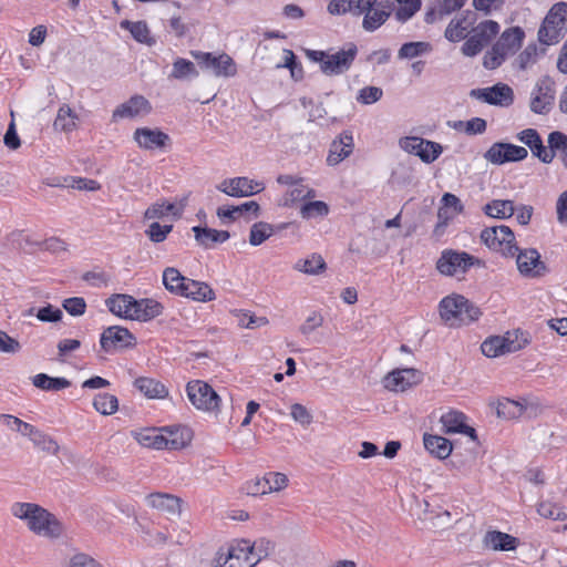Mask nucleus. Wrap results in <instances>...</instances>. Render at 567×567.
I'll return each mask as SVG.
<instances>
[{
    "mask_svg": "<svg viewBox=\"0 0 567 567\" xmlns=\"http://www.w3.org/2000/svg\"><path fill=\"white\" fill-rule=\"evenodd\" d=\"M14 517L24 520L28 528L35 535L58 539L62 536L64 528L62 523L45 508L34 503H14L11 506Z\"/></svg>",
    "mask_w": 567,
    "mask_h": 567,
    "instance_id": "f257e3e1",
    "label": "nucleus"
},
{
    "mask_svg": "<svg viewBox=\"0 0 567 567\" xmlns=\"http://www.w3.org/2000/svg\"><path fill=\"white\" fill-rule=\"evenodd\" d=\"M134 437L142 446L155 450H179L190 440L188 431L179 427L144 429Z\"/></svg>",
    "mask_w": 567,
    "mask_h": 567,
    "instance_id": "f03ea898",
    "label": "nucleus"
},
{
    "mask_svg": "<svg viewBox=\"0 0 567 567\" xmlns=\"http://www.w3.org/2000/svg\"><path fill=\"white\" fill-rule=\"evenodd\" d=\"M439 309L441 318L450 326L468 324L482 315L478 307L461 295L443 298L440 301Z\"/></svg>",
    "mask_w": 567,
    "mask_h": 567,
    "instance_id": "7ed1b4c3",
    "label": "nucleus"
},
{
    "mask_svg": "<svg viewBox=\"0 0 567 567\" xmlns=\"http://www.w3.org/2000/svg\"><path fill=\"white\" fill-rule=\"evenodd\" d=\"M567 32V3L558 2L546 14L539 30L538 40L546 45L558 43Z\"/></svg>",
    "mask_w": 567,
    "mask_h": 567,
    "instance_id": "20e7f679",
    "label": "nucleus"
},
{
    "mask_svg": "<svg viewBox=\"0 0 567 567\" xmlns=\"http://www.w3.org/2000/svg\"><path fill=\"white\" fill-rule=\"evenodd\" d=\"M481 240L492 250L506 257H514L518 251L513 230L505 225L486 227L481 233Z\"/></svg>",
    "mask_w": 567,
    "mask_h": 567,
    "instance_id": "39448f33",
    "label": "nucleus"
},
{
    "mask_svg": "<svg viewBox=\"0 0 567 567\" xmlns=\"http://www.w3.org/2000/svg\"><path fill=\"white\" fill-rule=\"evenodd\" d=\"M186 394L197 410L204 412H216L219 410L221 400L217 392L205 381H189L186 385Z\"/></svg>",
    "mask_w": 567,
    "mask_h": 567,
    "instance_id": "423d86ee",
    "label": "nucleus"
},
{
    "mask_svg": "<svg viewBox=\"0 0 567 567\" xmlns=\"http://www.w3.org/2000/svg\"><path fill=\"white\" fill-rule=\"evenodd\" d=\"M255 550V545L249 540H241L231 546L226 555L219 554L216 567H254L261 558Z\"/></svg>",
    "mask_w": 567,
    "mask_h": 567,
    "instance_id": "0eeeda50",
    "label": "nucleus"
},
{
    "mask_svg": "<svg viewBox=\"0 0 567 567\" xmlns=\"http://www.w3.org/2000/svg\"><path fill=\"white\" fill-rule=\"evenodd\" d=\"M399 146L402 151L417 156L425 164L435 162L443 153V146L440 143L420 136L401 137Z\"/></svg>",
    "mask_w": 567,
    "mask_h": 567,
    "instance_id": "6e6552de",
    "label": "nucleus"
},
{
    "mask_svg": "<svg viewBox=\"0 0 567 567\" xmlns=\"http://www.w3.org/2000/svg\"><path fill=\"white\" fill-rule=\"evenodd\" d=\"M190 53L203 69L210 71L217 78H230L237 73L236 63L227 53L218 55L202 51Z\"/></svg>",
    "mask_w": 567,
    "mask_h": 567,
    "instance_id": "1a4fd4ad",
    "label": "nucleus"
},
{
    "mask_svg": "<svg viewBox=\"0 0 567 567\" xmlns=\"http://www.w3.org/2000/svg\"><path fill=\"white\" fill-rule=\"evenodd\" d=\"M358 55V47L352 43H346L340 50L329 52L328 59L321 65V72L326 75H341L350 70Z\"/></svg>",
    "mask_w": 567,
    "mask_h": 567,
    "instance_id": "9d476101",
    "label": "nucleus"
},
{
    "mask_svg": "<svg viewBox=\"0 0 567 567\" xmlns=\"http://www.w3.org/2000/svg\"><path fill=\"white\" fill-rule=\"evenodd\" d=\"M475 257L465 251L444 250L436 262L437 270L445 276L464 274L474 265Z\"/></svg>",
    "mask_w": 567,
    "mask_h": 567,
    "instance_id": "9b49d317",
    "label": "nucleus"
},
{
    "mask_svg": "<svg viewBox=\"0 0 567 567\" xmlns=\"http://www.w3.org/2000/svg\"><path fill=\"white\" fill-rule=\"evenodd\" d=\"M527 156L528 152L525 147L502 142L494 143L484 154V158L495 165L519 162Z\"/></svg>",
    "mask_w": 567,
    "mask_h": 567,
    "instance_id": "f8f14e48",
    "label": "nucleus"
},
{
    "mask_svg": "<svg viewBox=\"0 0 567 567\" xmlns=\"http://www.w3.org/2000/svg\"><path fill=\"white\" fill-rule=\"evenodd\" d=\"M514 257H516L518 271L525 277L537 278L548 271L546 264L540 258V254L535 248H518Z\"/></svg>",
    "mask_w": 567,
    "mask_h": 567,
    "instance_id": "ddd939ff",
    "label": "nucleus"
},
{
    "mask_svg": "<svg viewBox=\"0 0 567 567\" xmlns=\"http://www.w3.org/2000/svg\"><path fill=\"white\" fill-rule=\"evenodd\" d=\"M217 189L231 197H248L265 189L261 182L245 176L226 178L217 185Z\"/></svg>",
    "mask_w": 567,
    "mask_h": 567,
    "instance_id": "4468645a",
    "label": "nucleus"
},
{
    "mask_svg": "<svg viewBox=\"0 0 567 567\" xmlns=\"http://www.w3.org/2000/svg\"><path fill=\"white\" fill-rule=\"evenodd\" d=\"M470 96L491 105L509 106L514 101L513 90L504 83H497L489 87L473 89Z\"/></svg>",
    "mask_w": 567,
    "mask_h": 567,
    "instance_id": "2eb2a0df",
    "label": "nucleus"
},
{
    "mask_svg": "<svg viewBox=\"0 0 567 567\" xmlns=\"http://www.w3.org/2000/svg\"><path fill=\"white\" fill-rule=\"evenodd\" d=\"M134 343V336L126 328L120 326L106 328L100 338L101 348L109 353L117 349L133 347Z\"/></svg>",
    "mask_w": 567,
    "mask_h": 567,
    "instance_id": "dca6fc26",
    "label": "nucleus"
},
{
    "mask_svg": "<svg viewBox=\"0 0 567 567\" xmlns=\"http://www.w3.org/2000/svg\"><path fill=\"white\" fill-rule=\"evenodd\" d=\"M423 379L421 371L413 368L396 369L384 379V386L394 392H403L419 384Z\"/></svg>",
    "mask_w": 567,
    "mask_h": 567,
    "instance_id": "f3484780",
    "label": "nucleus"
},
{
    "mask_svg": "<svg viewBox=\"0 0 567 567\" xmlns=\"http://www.w3.org/2000/svg\"><path fill=\"white\" fill-rule=\"evenodd\" d=\"M137 146L145 151L163 150L171 143V137L159 128L138 127L133 133Z\"/></svg>",
    "mask_w": 567,
    "mask_h": 567,
    "instance_id": "a211bd4d",
    "label": "nucleus"
},
{
    "mask_svg": "<svg viewBox=\"0 0 567 567\" xmlns=\"http://www.w3.org/2000/svg\"><path fill=\"white\" fill-rule=\"evenodd\" d=\"M554 82L549 78L540 79L532 93L530 109L537 114L549 112L555 99Z\"/></svg>",
    "mask_w": 567,
    "mask_h": 567,
    "instance_id": "6ab92c4d",
    "label": "nucleus"
},
{
    "mask_svg": "<svg viewBox=\"0 0 567 567\" xmlns=\"http://www.w3.org/2000/svg\"><path fill=\"white\" fill-rule=\"evenodd\" d=\"M152 111V105L143 95H133L126 102L120 104L112 114L114 122L123 118L145 116Z\"/></svg>",
    "mask_w": 567,
    "mask_h": 567,
    "instance_id": "aec40b11",
    "label": "nucleus"
},
{
    "mask_svg": "<svg viewBox=\"0 0 567 567\" xmlns=\"http://www.w3.org/2000/svg\"><path fill=\"white\" fill-rule=\"evenodd\" d=\"M354 150V141L351 131H343L330 144L329 153L327 156V164L329 166H337L342 161L348 158Z\"/></svg>",
    "mask_w": 567,
    "mask_h": 567,
    "instance_id": "412c9836",
    "label": "nucleus"
},
{
    "mask_svg": "<svg viewBox=\"0 0 567 567\" xmlns=\"http://www.w3.org/2000/svg\"><path fill=\"white\" fill-rule=\"evenodd\" d=\"M440 422L442 423L443 431L446 434L461 433L468 435L473 441L476 440L475 430L466 424V416L460 411L451 410L442 414Z\"/></svg>",
    "mask_w": 567,
    "mask_h": 567,
    "instance_id": "4be33fe9",
    "label": "nucleus"
},
{
    "mask_svg": "<svg viewBox=\"0 0 567 567\" xmlns=\"http://www.w3.org/2000/svg\"><path fill=\"white\" fill-rule=\"evenodd\" d=\"M164 307L157 300L151 298L135 299L132 313L128 315L130 320L146 322L163 313Z\"/></svg>",
    "mask_w": 567,
    "mask_h": 567,
    "instance_id": "5701e85b",
    "label": "nucleus"
},
{
    "mask_svg": "<svg viewBox=\"0 0 567 567\" xmlns=\"http://www.w3.org/2000/svg\"><path fill=\"white\" fill-rule=\"evenodd\" d=\"M524 37L525 33L519 27L507 29L493 45V51L506 55L512 54L520 48Z\"/></svg>",
    "mask_w": 567,
    "mask_h": 567,
    "instance_id": "b1692460",
    "label": "nucleus"
},
{
    "mask_svg": "<svg viewBox=\"0 0 567 567\" xmlns=\"http://www.w3.org/2000/svg\"><path fill=\"white\" fill-rule=\"evenodd\" d=\"M181 297L196 302H208L216 299V293L207 282L188 278Z\"/></svg>",
    "mask_w": 567,
    "mask_h": 567,
    "instance_id": "393cba45",
    "label": "nucleus"
},
{
    "mask_svg": "<svg viewBox=\"0 0 567 567\" xmlns=\"http://www.w3.org/2000/svg\"><path fill=\"white\" fill-rule=\"evenodd\" d=\"M192 230L198 245L205 249H212L216 244H223L230 238V234L227 230H217L200 226H194Z\"/></svg>",
    "mask_w": 567,
    "mask_h": 567,
    "instance_id": "a878e982",
    "label": "nucleus"
},
{
    "mask_svg": "<svg viewBox=\"0 0 567 567\" xmlns=\"http://www.w3.org/2000/svg\"><path fill=\"white\" fill-rule=\"evenodd\" d=\"M517 543L516 537L498 530H489L483 538L484 547L493 550H514L517 547Z\"/></svg>",
    "mask_w": 567,
    "mask_h": 567,
    "instance_id": "bb28decb",
    "label": "nucleus"
},
{
    "mask_svg": "<svg viewBox=\"0 0 567 567\" xmlns=\"http://www.w3.org/2000/svg\"><path fill=\"white\" fill-rule=\"evenodd\" d=\"M146 503L152 508L168 513L178 514L181 512V499L167 493H152L146 496Z\"/></svg>",
    "mask_w": 567,
    "mask_h": 567,
    "instance_id": "cd10ccee",
    "label": "nucleus"
},
{
    "mask_svg": "<svg viewBox=\"0 0 567 567\" xmlns=\"http://www.w3.org/2000/svg\"><path fill=\"white\" fill-rule=\"evenodd\" d=\"M250 213L254 217H258L260 206L257 202L250 200L237 206H220L217 208V216L220 219L236 220L239 216Z\"/></svg>",
    "mask_w": 567,
    "mask_h": 567,
    "instance_id": "c85d7f7f",
    "label": "nucleus"
},
{
    "mask_svg": "<svg viewBox=\"0 0 567 567\" xmlns=\"http://www.w3.org/2000/svg\"><path fill=\"white\" fill-rule=\"evenodd\" d=\"M424 447L433 456L444 460L452 453V443L440 435L424 434L423 437Z\"/></svg>",
    "mask_w": 567,
    "mask_h": 567,
    "instance_id": "c756f323",
    "label": "nucleus"
},
{
    "mask_svg": "<svg viewBox=\"0 0 567 567\" xmlns=\"http://www.w3.org/2000/svg\"><path fill=\"white\" fill-rule=\"evenodd\" d=\"M134 386L147 399H164L168 394L163 383L151 378H137L134 381Z\"/></svg>",
    "mask_w": 567,
    "mask_h": 567,
    "instance_id": "7c9ffc66",
    "label": "nucleus"
},
{
    "mask_svg": "<svg viewBox=\"0 0 567 567\" xmlns=\"http://www.w3.org/2000/svg\"><path fill=\"white\" fill-rule=\"evenodd\" d=\"M516 207L511 199H493L488 202L483 212L492 218L507 219L515 214Z\"/></svg>",
    "mask_w": 567,
    "mask_h": 567,
    "instance_id": "2f4dec72",
    "label": "nucleus"
},
{
    "mask_svg": "<svg viewBox=\"0 0 567 567\" xmlns=\"http://www.w3.org/2000/svg\"><path fill=\"white\" fill-rule=\"evenodd\" d=\"M120 27L123 30L130 31L134 40L140 43L147 45H153L155 43V39L151 35V31L145 21L133 22L130 20H122L120 22Z\"/></svg>",
    "mask_w": 567,
    "mask_h": 567,
    "instance_id": "473e14b6",
    "label": "nucleus"
},
{
    "mask_svg": "<svg viewBox=\"0 0 567 567\" xmlns=\"http://www.w3.org/2000/svg\"><path fill=\"white\" fill-rule=\"evenodd\" d=\"M473 12L468 11L466 16L453 19L445 29V38L451 42H458L466 37L467 29L472 24Z\"/></svg>",
    "mask_w": 567,
    "mask_h": 567,
    "instance_id": "72a5a7b5",
    "label": "nucleus"
},
{
    "mask_svg": "<svg viewBox=\"0 0 567 567\" xmlns=\"http://www.w3.org/2000/svg\"><path fill=\"white\" fill-rule=\"evenodd\" d=\"M198 74L197 69L192 61L184 58H177L173 62L168 78L178 81H192L193 79H196Z\"/></svg>",
    "mask_w": 567,
    "mask_h": 567,
    "instance_id": "f704fd0d",
    "label": "nucleus"
},
{
    "mask_svg": "<svg viewBox=\"0 0 567 567\" xmlns=\"http://www.w3.org/2000/svg\"><path fill=\"white\" fill-rule=\"evenodd\" d=\"M188 277H185L174 267H167L163 271L162 281L167 291L181 297Z\"/></svg>",
    "mask_w": 567,
    "mask_h": 567,
    "instance_id": "c9c22d12",
    "label": "nucleus"
},
{
    "mask_svg": "<svg viewBox=\"0 0 567 567\" xmlns=\"http://www.w3.org/2000/svg\"><path fill=\"white\" fill-rule=\"evenodd\" d=\"M184 204H174L165 200H159L150 206L145 212V217L148 219L162 218L172 215L179 217L183 213Z\"/></svg>",
    "mask_w": 567,
    "mask_h": 567,
    "instance_id": "e433bc0d",
    "label": "nucleus"
},
{
    "mask_svg": "<svg viewBox=\"0 0 567 567\" xmlns=\"http://www.w3.org/2000/svg\"><path fill=\"white\" fill-rule=\"evenodd\" d=\"M134 298L130 295H114L106 300L109 310L121 318L128 319L133 310Z\"/></svg>",
    "mask_w": 567,
    "mask_h": 567,
    "instance_id": "4c0bfd02",
    "label": "nucleus"
},
{
    "mask_svg": "<svg viewBox=\"0 0 567 567\" xmlns=\"http://www.w3.org/2000/svg\"><path fill=\"white\" fill-rule=\"evenodd\" d=\"M35 388L43 391H61L71 385V382L63 377H50L47 373H39L32 378Z\"/></svg>",
    "mask_w": 567,
    "mask_h": 567,
    "instance_id": "58836bf2",
    "label": "nucleus"
},
{
    "mask_svg": "<svg viewBox=\"0 0 567 567\" xmlns=\"http://www.w3.org/2000/svg\"><path fill=\"white\" fill-rule=\"evenodd\" d=\"M326 268L327 264L324 259L318 254H312L307 258L299 259L293 265L295 270L312 276L323 272Z\"/></svg>",
    "mask_w": 567,
    "mask_h": 567,
    "instance_id": "ea45409f",
    "label": "nucleus"
},
{
    "mask_svg": "<svg viewBox=\"0 0 567 567\" xmlns=\"http://www.w3.org/2000/svg\"><path fill=\"white\" fill-rule=\"evenodd\" d=\"M317 196L316 189L312 187L303 184V182L298 183L296 186H293L291 189H289L284 198H282V205L284 206H291L297 202L306 200V199H312Z\"/></svg>",
    "mask_w": 567,
    "mask_h": 567,
    "instance_id": "a19ab883",
    "label": "nucleus"
},
{
    "mask_svg": "<svg viewBox=\"0 0 567 567\" xmlns=\"http://www.w3.org/2000/svg\"><path fill=\"white\" fill-rule=\"evenodd\" d=\"M78 120L72 109L64 104L59 109L53 126L56 131L71 132L76 127Z\"/></svg>",
    "mask_w": 567,
    "mask_h": 567,
    "instance_id": "79ce46f5",
    "label": "nucleus"
},
{
    "mask_svg": "<svg viewBox=\"0 0 567 567\" xmlns=\"http://www.w3.org/2000/svg\"><path fill=\"white\" fill-rule=\"evenodd\" d=\"M501 341L504 343L505 353H513L525 348L529 340L525 332L520 330L508 331L504 336H499Z\"/></svg>",
    "mask_w": 567,
    "mask_h": 567,
    "instance_id": "37998d69",
    "label": "nucleus"
},
{
    "mask_svg": "<svg viewBox=\"0 0 567 567\" xmlns=\"http://www.w3.org/2000/svg\"><path fill=\"white\" fill-rule=\"evenodd\" d=\"M29 439L35 447L49 454L56 455L60 451L58 442L52 436L45 434L37 427H34L32 433L29 435Z\"/></svg>",
    "mask_w": 567,
    "mask_h": 567,
    "instance_id": "c03bdc74",
    "label": "nucleus"
},
{
    "mask_svg": "<svg viewBox=\"0 0 567 567\" xmlns=\"http://www.w3.org/2000/svg\"><path fill=\"white\" fill-rule=\"evenodd\" d=\"M432 51V45L430 42L425 41H416V42H406L402 44L399 49L398 58L399 59H414L417 56H422L429 54Z\"/></svg>",
    "mask_w": 567,
    "mask_h": 567,
    "instance_id": "a18cd8bd",
    "label": "nucleus"
},
{
    "mask_svg": "<svg viewBox=\"0 0 567 567\" xmlns=\"http://www.w3.org/2000/svg\"><path fill=\"white\" fill-rule=\"evenodd\" d=\"M48 185L71 187L79 190H96L100 188V184L96 181L83 177H65L63 178V183L54 179Z\"/></svg>",
    "mask_w": 567,
    "mask_h": 567,
    "instance_id": "49530a36",
    "label": "nucleus"
},
{
    "mask_svg": "<svg viewBox=\"0 0 567 567\" xmlns=\"http://www.w3.org/2000/svg\"><path fill=\"white\" fill-rule=\"evenodd\" d=\"M93 406L99 413L111 415L118 410V400L113 394L99 393L94 396Z\"/></svg>",
    "mask_w": 567,
    "mask_h": 567,
    "instance_id": "de8ad7c7",
    "label": "nucleus"
},
{
    "mask_svg": "<svg viewBox=\"0 0 567 567\" xmlns=\"http://www.w3.org/2000/svg\"><path fill=\"white\" fill-rule=\"evenodd\" d=\"M498 32L499 24L493 20L483 21L472 30V34L476 37L483 45H487Z\"/></svg>",
    "mask_w": 567,
    "mask_h": 567,
    "instance_id": "09e8293b",
    "label": "nucleus"
},
{
    "mask_svg": "<svg viewBox=\"0 0 567 567\" xmlns=\"http://www.w3.org/2000/svg\"><path fill=\"white\" fill-rule=\"evenodd\" d=\"M389 16V12L383 9L372 8L364 13L362 28L368 32H373L388 20Z\"/></svg>",
    "mask_w": 567,
    "mask_h": 567,
    "instance_id": "8fccbe9b",
    "label": "nucleus"
},
{
    "mask_svg": "<svg viewBox=\"0 0 567 567\" xmlns=\"http://www.w3.org/2000/svg\"><path fill=\"white\" fill-rule=\"evenodd\" d=\"M524 406L517 401L503 399L496 404V413L503 419H517L523 414Z\"/></svg>",
    "mask_w": 567,
    "mask_h": 567,
    "instance_id": "3c124183",
    "label": "nucleus"
},
{
    "mask_svg": "<svg viewBox=\"0 0 567 567\" xmlns=\"http://www.w3.org/2000/svg\"><path fill=\"white\" fill-rule=\"evenodd\" d=\"M329 212L328 204L322 200H310L300 207V216L303 219L326 217Z\"/></svg>",
    "mask_w": 567,
    "mask_h": 567,
    "instance_id": "603ef678",
    "label": "nucleus"
},
{
    "mask_svg": "<svg viewBox=\"0 0 567 567\" xmlns=\"http://www.w3.org/2000/svg\"><path fill=\"white\" fill-rule=\"evenodd\" d=\"M549 147L554 153V157L558 154L565 167H567V135L555 131L548 135Z\"/></svg>",
    "mask_w": 567,
    "mask_h": 567,
    "instance_id": "864d4df0",
    "label": "nucleus"
},
{
    "mask_svg": "<svg viewBox=\"0 0 567 567\" xmlns=\"http://www.w3.org/2000/svg\"><path fill=\"white\" fill-rule=\"evenodd\" d=\"M274 234V226L265 223L258 221L255 223L249 233V244L251 246H259L264 241H266Z\"/></svg>",
    "mask_w": 567,
    "mask_h": 567,
    "instance_id": "5fc2aeb1",
    "label": "nucleus"
},
{
    "mask_svg": "<svg viewBox=\"0 0 567 567\" xmlns=\"http://www.w3.org/2000/svg\"><path fill=\"white\" fill-rule=\"evenodd\" d=\"M537 512L540 516L554 520H565L567 518L564 507L549 501L540 502L537 507Z\"/></svg>",
    "mask_w": 567,
    "mask_h": 567,
    "instance_id": "6e6d98bb",
    "label": "nucleus"
},
{
    "mask_svg": "<svg viewBox=\"0 0 567 567\" xmlns=\"http://www.w3.org/2000/svg\"><path fill=\"white\" fill-rule=\"evenodd\" d=\"M399 7L395 17L399 21L405 22L411 19L421 8V0H396Z\"/></svg>",
    "mask_w": 567,
    "mask_h": 567,
    "instance_id": "4d7b16f0",
    "label": "nucleus"
},
{
    "mask_svg": "<svg viewBox=\"0 0 567 567\" xmlns=\"http://www.w3.org/2000/svg\"><path fill=\"white\" fill-rule=\"evenodd\" d=\"M270 488L268 486V481L266 480V475L261 477H256L250 481H247L243 485V491L250 496H261L270 493Z\"/></svg>",
    "mask_w": 567,
    "mask_h": 567,
    "instance_id": "13d9d810",
    "label": "nucleus"
},
{
    "mask_svg": "<svg viewBox=\"0 0 567 567\" xmlns=\"http://www.w3.org/2000/svg\"><path fill=\"white\" fill-rule=\"evenodd\" d=\"M0 420L12 431L19 432L23 436H28L32 433L35 426L20 420L17 416L10 414H1Z\"/></svg>",
    "mask_w": 567,
    "mask_h": 567,
    "instance_id": "bf43d9fd",
    "label": "nucleus"
},
{
    "mask_svg": "<svg viewBox=\"0 0 567 567\" xmlns=\"http://www.w3.org/2000/svg\"><path fill=\"white\" fill-rule=\"evenodd\" d=\"M383 96V90L379 86H364L359 90L357 102L361 105H371L379 102Z\"/></svg>",
    "mask_w": 567,
    "mask_h": 567,
    "instance_id": "052dcab7",
    "label": "nucleus"
},
{
    "mask_svg": "<svg viewBox=\"0 0 567 567\" xmlns=\"http://www.w3.org/2000/svg\"><path fill=\"white\" fill-rule=\"evenodd\" d=\"M503 347H504V343H503V341H501L499 336H495V337H491V338L486 339L482 343L481 349H482V352L484 355H486L488 358H496V357L505 354Z\"/></svg>",
    "mask_w": 567,
    "mask_h": 567,
    "instance_id": "680f3d73",
    "label": "nucleus"
},
{
    "mask_svg": "<svg viewBox=\"0 0 567 567\" xmlns=\"http://www.w3.org/2000/svg\"><path fill=\"white\" fill-rule=\"evenodd\" d=\"M238 324L241 328L255 329L268 324L266 317H256L249 311H237Z\"/></svg>",
    "mask_w": 567,
    "mask_h": 567,
    "instance_id": "e2e57ef3",
    "label": "nucleus"
},
{
    "mask_svg": "<svg viewBox=\"0 0 567 567\" xmlns=\"http://www.w3.org/2000/svg\"><path fill=\"white\" fill-rule=\"evenodd\" d=\"M136 532L144 535V539L150 543L151 545H161L165 544L167 540V537L162 532H152L150 526L136 520Z\"/></svg>",
    "mask_w": 567,
    "mask_h": 567,
    "instance_id": "0e129e2a",
    "label": "nucleus"
},
{
    "mask_svg": "<svg viewBox=\"0 0 567 567\" xmlns=\"http://www.w3.org/2000/svg\"><path fill=\"white\" fill-rule=\"evenodd\" d=\"M172 225H161L157 221L152 223L146 230L150 239L154 243H162L166 239L167 235L172 231Z\"/></svg>",
    "mask_w": 567,
    "mask_h": 567,
    "instance_id": "69168bd1",
    "label": "nucleus"
},
{
    "mask_svg": "<svg viewBox=\"0 0 567 567\" xmlns=\"http://www.w3.org/2000/svg\"><path fill=\"white\" fill-rule=\"evenodd\" d=\"M290 415L291 417L302 426H308L312 422V415L308 411V409L300 404L295 403L290 408Z\"/></svg>",
    "mask_w": 567,
    "mask_h": 567,
    "instance_id": "338daca9",
    "label": "nucleus"
},
{
    "mask_svg": "<svg viewBox=\"0 0 567 567\" xmlns=\"http://www.w3.org/2000/svg\"><path fill=\"white\" fill-rule=\"evenodd\" d=\"M69 567H104L102 564H100L97 560H95L93 557L84 554L79 553L71 557Z\"/></svg>",
    "mask_w": 567,
    "mask_h": 567,
    "instance_id": "774afa93",
    "label": "nucleus"
}]
</instances>
